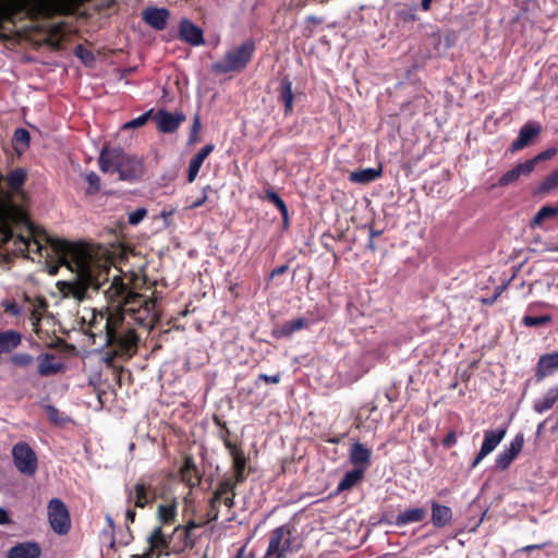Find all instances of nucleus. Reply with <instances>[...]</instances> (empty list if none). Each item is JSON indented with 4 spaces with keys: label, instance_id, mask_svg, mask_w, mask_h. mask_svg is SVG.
<instances>
[{
    "label": "nucleus",
    "instance_id": "obj_25",
    "mask_svg": "<svg viewBox=\"0 0 558 558\" xmlns=\"http://www.w3.org/2000/svg\"><path fill=\"white\" fill-rule=\"evenodd\" d=\"M558 400V385L547 390L543 398L533 402V410L538 414H543L550 410Z\"/></svg>",
    "mask_w": 558,
    "mask_h": 558
},
{
    "label": "nucleus",
    "instance_id": "obj_32",
    "mask_svg": "<svg viewBox=\"0 0 558 558\" xmlns=\"http://www.w3.org/2000/svg\"><path fill=\"white\" fill-rule=\"evenodd\" d=\"M31 135L26 129L20 128L14 131L13 145L16 151H23L28 148Z\"/></svg>",
    "mask_w": 558,
    "mask_h": 558
},
{
    "label": "nucleus",
    "instance_id": "obj_37",
    "mask_svg": "<svg viewBox=\"0 0 558 558\" xmlns=\"http://www.w3.org/2000/svg\"><path fill=\"white\" fill-rule=\"evenodd\" d=\"M235 484H233L230 480H226L221 483H219L216 492L213 496V504L219 502V500L222 498V496L229 492L234 493Z\"/></svg>",
    "mask_w": 558,
    "mask_h": 558
},
{
    "label": "nucleus",
    "instance_id": "obj_64",
    "mask_svg": "<svg viewBox=\"0 0 558 558\" xmlns=\"http://www.w3.org/2000/svg\"><path fill=\"white\" fill-rule=\"evenodd\" d=\"M223 505L231 509L234 506V493H232V496L226 497L223 499Z\"/></svg>",
    "mask_w": 558,
    "mask_h": 558
},
{
    "label": "nucleus",
    "instance_id": "obj_34",
    "mask_svg": "<svg viewBox=\"0 0 558 558\" xmlns=\"http://www.w3.org/2000/svg\"><path fill=\"white\" fill-rule=\"evenodd\" d=\"M558 215V207L557 206H543L539 208V210L535 214L534 218L531 221L532 227L539 226L543 220L555 217Z\"/></svg>",
    "mask_w": 558,
    "mask_h": 558
},
{
    "label": "nucleus",
    "instance_id": "obj_14",
    "mask_svg": "<svg viewBox=\"0 0 558 558\" xmlns=\"http://www.w3.org/2000/svg\"><path fill=\"white\" fill-rule=\"evenodd\" d=\"M179 35L183 41L192 46H201L205 43L203 29L187 19L180 22Z\"/></svg>",
    "mask_w": 558,
    "mask_h": 558
},
{
    "label": "nucleus",
    "instance_id": "obj_8",
    "mask_svg": "<svg viewBox=\"0 0 558 558\" xmlns=\"http://www.w3.org/2000/svg\"><path fill=\"white\" fill-rule=\"evenodd\" d=\"M506 434H507L506 427H498L495 429L485 430L483 444L481 446L480 451L473 459V461L470 465V469L471 470L475 469L485 457L490 454L498 447V445L504 440Z\"/></svg>",
    "mask_w": 558,
    "mask_h": 558
},
{
    "label": "nucleus",
    "instance_id": "obj_7",
    "mask_svg": "<svg viewBox=\"0 0 558 558\" xmlns=\"http://www.w3.org/2000/svg\"><path fill=\"white\" fill-rule=\"evenodd\" d=\"M125 498L128 504H132L135 508H145L155 498V492L151 483L140 480L134 486H125Z\"/></svg>",
    "mask_w": 558,
    "mask_h": 558
},
{
    "label": "nucleus",
    "instance_id": "obj_3",
    "mask_svg": "<svg viewBox=\"0 0 558 558\" xmlns=\"http://www.w3.org/2000/svg\"><path fill=\"white\" fill-rule=\"evenodd\" d=\"M99 168L105 173L119 174L121 181H133L143 171L142 162L120 147L104 148L99 155Z\"/></svg>",
    "mask_w": 558,
    "mask_h": 558
},
{
    "label": "nucleus",
    "instance_id": "obj_4",
    "mask_svg": "<svg viewBox=\"0 0 558 558\" xmlns=\"http://www.w3.org/2000/svg\"><path fill=\"white\" fill-rule=\"evenodd\" d=\"M255 49V41L253 39H246L240 46L228 50L223 58L211 65V70L218 74L240 72L250 63Z\"/></svg>",
    "mask_w": 558,
    "mask_h": 558
},
{
    "label": "nucleus",
    "instance_id": "obj_35",
    "mask_svg": "<svg viewBox=\"0 0 558 558\" xmlns=\"http://www.w3.org/2000/svg\"><path fill=\"white\" fill-rule=\"evenodd\" d=\"M558 186V169L548 174L538 185V192L547 194Z\"/></svg>",
    "mask_w": 558,
    "mask_h": 558
},
{
    "label": "nucleus",
    "instance_id": "obj_40",
    "mask_svg": "<svg viewBox=\"0 0 558 558\" xmlns=\"http://www.w3.org/2000/svg\"><path fill=\"white\" fill-rule=\"evenodd\" d=\"M85 179L88 183L86 193L89 195L98 193L100 190V178L98 174L92 171L85 175Z\"/></svg>",
    "mask_w": 558,
    "mask_h": 558
},
{
    "label": "nucleus",
    "instance_id": "obj_42",
    "mask_svg": "<svg viewBox=\"0 0 558 558\" xmlns=\"http://www.w3.org/2000/svg\"><path fill=\"white\" fill-rule=\"evenodd\" d=\"M151 113H153V109L144 112L143 114H141L140 117H137L135 119L130 120L129 122H126L123 125V128L124 129H136V128H140V126H143L148 121V119L150 118Z\"/></svg>",
    "mask_w": 558,
    "mask_h": 558
},
{
    "label": "nucleus",
    "instance_id": "obj_2",
    "mask_svg": "<svg viewBox=\"0 0 558 558\" xmlns=\"http://www.w3.org/2000/svg\"><path fill=\"white\" fill-rule=\"evenodd\" d=\"M117 293L121 299V313L108 315L105 318L106 344L113 347L114 352L133 356L137 352L140 338L131 328L128 318L145 306L151 299L131 291L124 284H120Z\"/></svg>",
    "mask_w": 558,
    "mask_h": 558
},
{
    "label": "nucleus",
    "instance_id": "obj_19",
    "mask_svg": "<svg viewBox=\"0 0 558 558\" xmlns=\"http://www.w3.org/2000/svg\"><path fill=\"white\" fill-rule=\"evenodd\" d=\"M432 515L430 520L436 529H441L452 521V510L448 506L438 504L437 501L430 502Z\"/></svg>",
    "mask_w": 558,
    "mask_h": 558
},
{
    "label": "nucleus",
    "instance_id": "obj_47",
    "mask_svg": "<svg viewBox=\"0 0 558 558\" xmlns=\"http://www.w3.org/2000/svg\"><path fill=\"white\" fill-rule=\"evenodd\" d=\"M266 197L279 209L286 205L284 201L275 191H267Z\"/></svg>",
    "mask_w": 558,
    "mask_h": 558
},
{
    "label": "nucleus",
    "instance_id": "obj_27",
    "mask_svg": "<svg viewBox=\"0 0 558 558\" xmlns=\"http://www.w3.org/2000/svg\"><path fill=\"white\" fill-rule=\"evenodd\" d=\"M21 344V333L14 330L0 332V354L10 353Z\"/></svg>",
    "mask_w": 558,
    "mask_h": 558
},
{
    "label": "nucleus",
    "instance_id": "obj_15",
    "mask_svg": "<svg viewBox=\"0 0 558 558\" xmlns=\"http://www.w3.org/2000/svg\"><path fill=\"white\" fill-rule=\"evenodd\" d=\"M148 549L146 550V556H151L155 550H158V556L162 551H167L170 549V543L172 542L171 537H167L162 533L161 526H157L153 530L150 535L147 537Z\"/></svg>",
    "mask_w": 558,
    "mask_h": 558
},
{
    "label": "nucleus",
    "instance_id": "obj_5",
    "mask_svg": "<svg viewBox=\"0 0 558 558\" xmlns=\"http://www.w3.org/2000/svg\"><path fill=\"white\" fill-rule=\"evenodd\" d=\"M48 520L53 532L64 535L71 527L68 507L59 498H52L48 504Z\"/></svg>",
    "mask_w": 558,
    "mask_h": 558
},
{
    "label": "nucleus",
    "instance_id": "obj_59",
    "mask_svg": "<svg viewBox=\"0 0 558 558\" xmlns=\"http://www.w3.org/2000/svg\"><path fill=\"white\" fill-rule=\"evenodd\" d=\"M135 517H136V512H135V510H134V509H132V508H129V509L126 510V512H125V521H126V523H128V524H129V523H133V522H134V520H135Z\"/></svg>",
    "mask_w": 558,
    "mask_h": 558
},
{
    "label": "nucleus",
    "instance_id": "obj_54",
    "mask_svg": "<svg viewBox=\"0 0 558 558\" xmlns=\"http://www.w3.org/2000/svg\"><path fill=\"white\" fill-rule=\"evenodd\" d=\"M444 446L447 447V448H450L452 447L453 445L457 444V436H456V433L454 432H450L446 435V437L444 438V441H442Z\"/></svg>",
    "mask_w": 558,
    "mask_h": 558
},
{
    "label": "nucleus",
    "instance_id": "obj_13",
    "mask_svg": "<svg viewBox=\"0 0 558 558\" xmlns=\"http://www.w3.org/2000/svg\"><path fill=\"white\" fill-rule=\"evenodd\" d=\"M170 12L166 8L148 7L142 13L143 21L150 27L162 31L167 27Z\"/></svg>",
    "mask_w": 558,
    "mask_h": 558
},
{
    "label": "nucleus",
    "instance_id": "obj_48",
    "mask_svg": "<svg viewBox=\"0 0 558 558\" xmlns=\"http://www.w3.org/2000/svg\"><path fill=\"white\" fill-rule=\"evenodd\" d=\"M3 306L7 312H9L10 314H12L14 316H20L22 314L21 306L14 301H8L3 304Z\"/></svg>",
    "mask_w": 558,
    "mask_h": 558
},
{
    "label": "nucleus",
    "instance_id": "obj_38",
    "mask_svg": "<svg viewBox=\"0 0 558 558\" xmlns=\"http://www.w3.org/2000/svg\"><path fill=\"white\" fill-rule=\"evenodd\" d=\"M175 506L174 505H160L158 507V518L162 523H168L174 519Z\"/></svg>",
    "mask_w": 558,
    "mask_h": 558
},
{
    "label": "nucleus",
    "instance_id": "obj_26",
    "mask_svg": "<svg viewBox=\"0 0 558 558\" xmlns=\"http://www.w3.org/2000/svg\"><path fill=\"white\" fill-rule=\"evenodd\" d=\"M372 451L361 442H355L351 447L350 461L355 465H362L364 469L371 462Z\"/></svg>",
    "mask_w": 558,
    "mask_h": 558
},
{
    "label": "nucleus",
    "instance_id": "obj_24",
    "mask_svg": "<svg viewBox=\"0 0 558 558\" xmlns=\"http://www.w3.org/2000/svg\"><path fill=\"white\" fill-rule=\"evenodd\" d=\"M381 167L364 168L350 172L349 180L356 184H368L381 175Z\"/></svg>",
    "mask_w": 558,
    "mask_h": 558
},
{
    "label": "nucleus",
    "instance_id": "obj_46",
    "mask_svg": "<svg viewBox=\"0 0 558 558\" xmlns=\"http://www.w3.org/2000/svg\"><path fill=\"white\" fill-rule=\"evenodd\" d=\"M399 17L404 22H414L417 20L415 9H413V8L401 10L399 12Z\"/></svg>",
    "mask_w": 558,
    "mask_h": 558
},
{
    "label": "nucleus",
    "instance_id": "obj_36",
    "mask_svg": "<svg viewBox=\"0 0 558 558\" xmlns=\"http://www.w3.org/2000/svg\"><path fill=\"white\" fill-rule=\"evenodd\" d=\"M551 322V316L546 314V315H541V316H530V315H525L523 318H522V325L525 326V327H537V326H543V325H546L548 323Z\"/></svg>",
    "mask_w": 558,
    "mask_h": 558
},
{
    "label": "nucleus",
    "instance_id": "obj_63",
    "mask_svg": "<svg viewBox=\"0 0 558 558\" xmlns=\"http://www.w3.org/2000/svg\"><path fill=\"white\" fill-rule=\"evenodd\" d=\"M235 558H253L252 554H246L245 546L241 547Z\"/></svg>",
    "mask_w": 558,
    "mask_h": 558
},
{
    "label": "nucleus",
    "instance_id": "obj_20",
    "mask_svg": "<svg viewBox=\"0 0 558 558\" xmlns=\"http://www.w3.org/2000/svg\"><path fill=\"white\" fill-rule=\"evenodd\" d=\"M293 99L292 81L289 76H283L278 87L277 100L283 104L286 116L290 114L293 110Z\"/></svg>",
    "mask_w": 558,
    "mask_h": 558
},
{
    "label": "nucleus",
    "instance_id": "obj_44",
    "mask_svg": "<svg viewBox=\"0 0 558 558\" xmlns=\"http://www.w3.org/2000/svg\"><path fill=\"white\" fill-rule=\"evenodd\" d=\"M147 215V210L144 207H140L129 214L128 221L131 226L138 225Z\"/></svg>",
    "mask_w": 558,
    "mask_h": 558
},
{
    "label": "nucleus",
    "instance_id": "obj_9",
    "mask_svg": "<svg viewBox=\"0 0 558 558\" xmlns=\"http://www.w3.org/2000/svg\"><path fill=\"white\" fill-rule=\"evenodd\" d=\"M524 435L519 433L495 458V469L506 471L523 448Z\"/></svg>",
    "mask_w": 558,
    "mask_h": 558
},
{
    "label": "nucleus",
    "instance_id": "obj_50",
    "mask_svg": "<svg viewBox=\"0 0 558 558\" xmlns=\"http://www.w3.org/2000/svg\"><path fill=\"white\" fill-rule=\"evenodd\" d=\"M201 130V121L198 114H196L193 119V124L190 132V142H194L196 140L197 133Z\"/></svg>",
    "mask_w": 558,
    "mask_h": 558
},
{
    "label": "nucleus",
    "instance_id": "obj_51",
    "mask_svg": "<svg viewBox=\"0 0 558 558\" xmlns=\"http://www.w3.org/2000/svg\"><path fill=\"white\" fill-rule=\"evenodd\" d=\"M210 186L207 185L203 189V195L202 197L197 198L196 201H194L193 203H191L189 205V208L191 209H195V208H198L201 207L206 201H207V190H209Z\"/></svg>",
    "mask_w": 558,
    "mask_h": 558
},
{
    "label": "nucleus",
    "instance_id": "obj_33",
    "mask_svg": "<svg viewBox=\"0 0 558 558\" xmlns=\"http://www.w3.org/2000/svg\"><path fill=\"white\" fill-rule=\"evenodd\" d=\"M26 180V172L22 168L14 169L7 177L8 185L12 190H19Z\"/></svg>",
    "mask_w": 558,
    "mask_h": 558
},
{
    "label": "nucleus",
    "instance_id": "obj_23",
    "mask_svg": "<svg viewBox=\"0 0 558 558\" xmlns=\"http://www.w3.org/2000/svg\"><path fill=\"white\" fill-rule=\"evenodd\" d=\"M556 369H558V352L542 355L537 362V380H542Z\"/></svg>",
    "mask_w": 558,
    "mask_h": 558
},
{
    "label": "nucleus",
    "instance_id": "obj_52",
    "mask_svg": "<svg viewBox=\"0 0 558 558\" xmlns=\"http://www.w3.org/2000/svg\"><path fill=\"white\" fill-rule=\"evenodd\" d=\"M258 378L267 384H278L281 379V376H280V374H274V375L260 374Z\"/></svg>",
    "mask_w": 558,
    "mask_h": 558
},
{
    "label": "nucleus",
    "instance_id": "obj_45",
    "mask_svg": "<svg viewBox=\"0 0 558 558\" xmlns=\"http://www.w3.org/2000/svg\"><path fill=\"white\" fill-rule=\"evenodd\" d=\"M233 460V470L234 471H245L246 466V458L244 456V452L234 453L232 457Z\"/></svg>",
    "mask_w": 558,
    "mask_h": 558
},
{
    "label": "nucleus",
    "instance_id": "obj_22",
    "mask_svg": "<svg viewBox=\"0 0 558 558\" xmlns=\"http://www.w3.org/2000/svg\"><path fill=\"white\" fill-rule=\"evenodd\" d=\"M284 533H287V524L280 525L271 531L268 548L265 555L266 557L281 558V541L284 537Z\"/></svg>",
    "mask_w": 558,
    "mask_h": 558
},
{
    "label": "nucleus",
    "instance_id": "obj_28",
    "mask_svg": "<svg viewBox=\"0 0 558 558\" xmlns=\"http://www.w3.org/2000/svg\"><path fill=\"white\" fill-rule=\"evenodd\" d=\"M363 473L364 469H354L347 472L339 482L335 494H340L354 487L362 480Z\"/></svg>",
    "mask_w": 558,
    "mask_h": 558
},
{
    "label": "nucleus",
    "instance_id": "obj_31",
    "mask_svg": "<svg viewBox=\"0 0 558 558\" xmlns=\"http://www.w3.org/2000/svg\"><path fill=\"white\" fill-rule=\"evenodd\" d=\"M53 356L46 354L39 356L38 373L41 376H49L60 371L61 366L52 362Z\"/></svg>",
    "mask_w": 558,
    "mask_h": 558
},
{
    "label": "nucleus",
    "instance_id": "obj_6",
    "mask_svg": "<svg viewBox=\"0 0 558 558\" xmlns=\"http://www.w3.org/2000/svg\"><path fill=\"white\" fill-rule=\"evenodd\" d=\"M12 457L16 469L22 474L33 476L36 473L38 465L37 457L27 442L20 441L14 445Z\"/></svg>",
    "mask_w": 558,
    "mask_h": 558
},
{
    "label": "nucleus",
    "instance_id": "obj_17",
    "mask_svg": "<svg viewBox=\"0 0 558 558\" xmlns=\"http://www.w3.org/2000/svg\"><path fill=\"white\" fill-rule=\"evenodd\" d=\"M534 170L532 169V163L525 160L524 162L515 165L512 169L505 172L498 180V186H508L515 181H518L521 177L530 175Z\"/></svg>",
    "mask_w": 558,
    "mask_h": 558
},
{
    "label": "nucleus",
    "instance_id": "obj_62",
    "mask_svg": "<svg viewBox=\"0 0 558 558\" xmlns=\"http://www.w3.org/2000/svg\"><path fill=\"white\" fill-rule=\"evenodd\" d=\"M234 474H235V481L233 484H235V486L240 483H242L244 480H245V475H244V471H234Z\"/></svg>",
    "mask_w": 558,
    "mask_h": 558
},
{
    "label": "nucleus",
    "instance_id": "obj_10",
    "mask_svg": "<svg viewBox=\"0 0 558 558\" xmlns=\"http://www.w3.org/2000/svg\"><path fill=\"white\" fill-rule=\"evenodd\" d=\"M186 119L183 112L172 113L166 109H160L154 116V120L156 121L157 129L161 133H173L178 130L180 124L184 122Z\"/></svg>",
    "mask_w": 558,
    "mask_h": 558
},
{
    "label": "nucleus",
    "instance_id": "obj_61",
    "mask_svg": "<svg viewBox=\"0 0 558 558\" xmlns=\"http://www.w3.org/2000/svg\"><path fill=\"white\" fill-rule=\"evenodd\" d=\"M282 216L284 226L288 225L289 221V211L287 205H283L281 208L278 209Z\"/></svg>",
    "mask_w": 558,
    "mask_h": 558
},
{
    "label": "nucleus",
    "instance_id": "obj_30",
    "mask_svg": "<svg viewBox=\"0 0 558 558\" xmlns=\"http://www.w3.org/2000/svg\"><path fill=\"white\" fill-rule=\"evenodd\" d=\"M307 327V320L305 318H296L293 320L286 322L280 328L278 329V335L280 337H289L293 332L301 330L303 328Z\"/></svg>",
    "mask_w": 558,
    "mask_h": 558
},
{
    "label": "nucleus",
    "instance_id": "obj_58",
    "mask_svg": "<svg viewBox=\"0 0 558 558\" xmlns=\"http://www.w3.org/2000/svg\"><path fill=\"white\" fill-rule=\"evenodd\" d=\"M288 265H281L276 267L275 269L271 270L270 278L284 274L288 270Z\"/></svg>",
    "mask_w": 558,
    "mask_h": 558
},
{
    "label": "nucleus",
    "instance_id": "obj_12",
    "mask_svg": "<svg viewBox=\"0 0 558 558\" xmlns=\"http://www.w3.org/2000/svg\"><path fill=\"white\" fill-rule=\"evenodd\" d=\"M157 301L150 300L145 306L137 310L135 314H132L128 319L131 323L134 322L138 326H142L146 329H153L156 322L158 320V313L156 310Z\"/></svg>",
    "mask_w": 558,
    "mask_h": 558
},
{
    "label": "nucleus",
    "instance_id": "obj_11",
    "mask_svg": "<svg viewBox=\"0 0 558 558\" xmlns=\"http://www.w3.org/2000/svg\"><path fill=\"white\" fill-rule=\"evenodd\" d=\"M541 131L542 126L538 122L529 121L524 123L519 130L518 138L513 141L509 147L510 153L514 154L525 148Z\"/></svg>",
    "mask_w": 558,
    "mask_h": 558
},
{
    "label": "nucleus",
    "instance_id": "obj_43",
    "mask_svg": "<svg viewBox=\"0 0 558 558\" xmlns=\"http://www.w3.org/2000/svg\"><path fill=\"white\" fill-rule=\"evenodd\" d=\"M202 165L203 163L199 161V159H195L194 157L190 160L187 170V181L190 183L195 181Z\"/></svg>",
    "mask_w": 558,
    "mask_h": 558
},
{
    "label": "nucleus",
    "instance_id": "obj_1",
    "mask_svg": "<svg viewBox=\"0 0 558 558\" xmlns=\"http://www.w3.org/2000/svg\"><path fill=\"white\" fill-rule=\"evenodd\" d=\"M20 241L27 252L46 258L56 257L75 274L73 280L58 282L64 298L83 301L89 289L98 290L108 280L106 250L100 245L70 243L59 239H47L48 244L45 245L36 238L24 236Z\"/></svg>",
    "mask_w": 558,
    "mask_h": 558
},
{
    "label": "nucleus",
    "instance_id": "obj_49",
    "mask_svg": "<svg viewBox=\"0 0 558 558\" xmlns=\"http://www.w3.org/2000/svg\"><path fill=\"white\" fill-rule=\"evenodd\" d=\"M214 145L208 144L205 145L203 148L199 149V151L194 156L195 159H199V161L203 163L204 160L208 157V155L214 150Z\"/></svg>",
    "mask_w": 558,
    "mask_h": 558
},
{
    "label": "nucleus",
    "instance_id": "obj_60",
    "mask_svg": "<svg viewBox=\"0 0 558 558\" xmlns=\"http://www.w3.org/2000/svg\"><path fill=\"white\" fill-rule=\"evenodd\" d=\"M10 522L8 511L0 507V525H4Z\"/></svg>",
    "mask_w": 558,
    "mask_h": 558
},
{
    "label": "nucleus",
    "instance_id": "obj_56",
    "mask_svg": "<svg viewBox=\"0 0 558 558\" xmlns=\"http://www.w3.org/2000/svg\"><path fill=\"white\" fill-rule=\"evenodd\" d=\"M223 444L226 446V448L229 450L231 457L234 456V453H240L242 452V450L238 449L230 440L228 439H223Z\"/></svg>",
    "mask_w": 558,
    "mask_h": 558
},
{
    "label": "nucleus",
    "instance_id": "obj_18",
    "mask_svg": "<svg viewBox=\"0 0 558 558\" xmlns=\"http://www.w3.org/2000/svg\"><path fill=\"white\" fill-rule=\"evenodd\" d=\"M427 517V511L423 507L408 508L400 511L395 519L396 526H405L413 523L423 522Z\"/></svg>",
    "mask_w": 558,
    "mask_h": 558
},
{
    "label": "nucleus",
    "instance_id": "obj_29",
    "mask_svg": "<svg viewBox=\"0 0 558 558\" xmlns=\"http://www.w3.org/2000/svg\"><path fill=\"white\" fill-rule=\"evenodd\" d=\"M281 542V558H286L289 554L296 553L301 548V543L298 542L292 529L288 524L287 533H284V537Z\"/></svg>",
    "mask_w": 558,
    "mask_h": 558
},
{
    "label": "nucleus",
    "instance_id": "obj_57",
    "mask_svg": "<svg viewBox=\"0 0 558 558\" xmlns=\"http://www.w3.org/2000/svg\"><path fill=\"white\" fill-rule=\"evenodd\" d=\"M547 545H548V543L527 545V546L522 547L521 550L525 551V553H531V551H533L535 549L544 548Z\"/></svg>",
    "mask_w": 558,
    "mask_h": 558
},
{
    "label": "nucleus",
    "instance_id": "obj_16",
    "mask_svg": "<svg viewBox=\"0 0 558 558\" xmlns=\"http://www.w3.org/2000/svg\"><path fill=\"white\" fill-rule=\"evenodd\" d=\"M198 527L195 522H190L186 526H177L171 536L172 541L180 539V544L172 548L173 551H183L186 548H192L195 544V539L192 537V531Z\"/></svg>",
    "mask_w": 558,
    "mask_h": 558
},
{
    "label": "nucleus",
    "instance_id": "obj_41",
    "mask_svg": "<svg viewBox=\"0 0 558 558\" xmlns=\"http://www.w3.org/2000/svg\"><path fill=\"white\" fill-rule=\"evenodd\" d=\"M556 154L557 149L555 147H549L546 150L537 154L535 157L529 159L527 161L532 163V169L534 170L538 162L548 160L553 158Z\"/></svg>",
    "mask_w": 558,
    "mask_h": 558
},
{
    "label": "nucleus",
    "instance_id": "obj_39",
    "mask_svg": "<svg viewBox=\"0 0 558 558\" xmlns=\"http://www.w3.org/2000/svg\"><path fill=\"white\" fill-rule=\"evenodd\" d=\"M10 361L19 367H27L34 362L33 355L28 353H14L11 355Z\"/></svg>",
    "mask_w": 558,
    "mask_h": 558
},
{
    "label": "nucleus",
    "instance_id": "obj_53",
    "mask_svg": "<svg viewBox=\"0 0 558 558\" xmlns=\"http://www.w3.org/2000/svg\"><path fill=\"white\" fill-rule=\"evenodd\" d=\"M218 502L213 504V499H210L208 519L209 521H217L219 517V510L217 507Z\"/></svg>",
    "mask_w": 558,
    "mask_h": 558
},
{
    "label": "nucleus",
    "instance_id": "obj_55",
    "mask_svg": "<svg viewBox=\"0 0 558 558\" xmlns=\"http://www.w3.org/2000/svg\"><path fill=\"white\" fill-rule=\"evenodd\" d=\"M183 472H190V471H194L195 473H197V469H196V465L194 464L192 458L187 457L184 461V465H183Z\"/></svg>",
    "mask_w": 558,
    "mask_h": 558
},
{
    "label": "nucleus",
    "instance_id": "obj_21",
    "mask_svg": "<svg viewBox=\"0 0 558 558\" xmlns=\"http://www.w3.org/2000/svg\"><path fill=\"white\" fill-rule=\"evenodd\" d=\"M40 547L37 543L25 542L13 546L8 551V558H39Z\"/></svg>",
    "mask_w": 558,
    "mask_h": 558
}]
</instances>
